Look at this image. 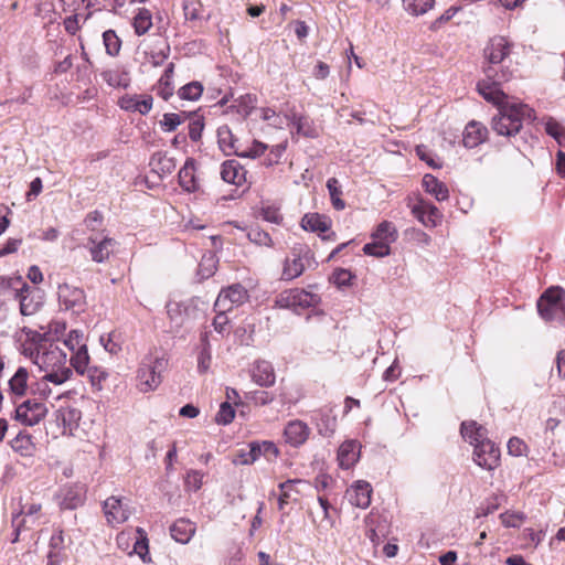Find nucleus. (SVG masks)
<instances>
[{
	"mask_svg": "<svg viewBox=\"0 0 565 565\" xmlns=\"http://www.w3.org/2000/svg\"><path fill=\"white\" fill-rule=\"evenodd\" d=\"M498 113L491 118L492 130L503 137L516 136L524 121H534L536 119L535 110L529 105L511 97L492 104Z\"/></svg>",
	"mask_w": 565,
	"mask_h": 565,
	"instance_id": "obj_1",
	"label": "nucleus"
},
{
	"mask_svg": "<svg viewBox=\"0 0 565 565\" xmlns=\"http://www.w3.org/2000/svg\"><path fill=\"white\" fill-rule=\"evenodd\" d=\"M513 72L509 67L497 68L489 65L484 68V77L477 83V92L489 104H498L500 100L511 98L504 93L503 84L510 82Z\"/></svg>",
	"mask_w": 565,
	"mask_h": 565,
	"instance_id": "obj_2",
	"label": "nucleus"
},
{
	"mask_svg": "<svg viewBox=\"0 0 565 565\" xmlns=\"http://www.w3.org/2000/svg\"><path fill=\"white\" fill-rule=\"evenodd\" d=\"M539 315L546 322L565 326V289L559 286L548 287L539 298Z\"/></svg>",
	"mask_w": 565,
	"mask_h": 565,
	"instance_id": "obj_3",
	"label": "nucleus"
},
{
	"mask_svg": "<svg viewBox=\"0 0 565 565\" xmlns=\"http://www.w3.org/2000/svg\"><path fill=\"white\" fill-rule=\"evenodd\" d=\"M167 366L162 356L147 355L142 359L136 375V387L141 393H149L159 387L162 382L161 372Z\"/></svg>",
	"mask_w": 565,
	"mask_h": 565,
	"instance_id": "obj_4",
	"label": "nucleus"
},
{
	"mask_svg": "<svg viewBox=\"0 0 565 565\" xmlns=\"http://www.w3.org/2000/svg\"><path fill=\"white\" fill-rule=\"evenodd\" d=\"M320 301L318 295L301 288H289L279 292L275 298V307L300 311L317 306Z\"/></svg>",
	"mask_w": 565,
	"mask_h": 565,
	"instance_id": "obj_5",
	"label": "nucleus"
},
{
	"mask_svg": "<svg viewBox=\"0 0 565 565\" xmlns=\"http://www.w3.org/2000/svg\"><path fill=\"white\" fill-rule=\"evenodd\" d=\"M34 363L42 370L67 366V354L57 343L44 340L36 348Z\"/></svg>",
	"mask_w": 565,
	"mask_h": 565,
	"instance_id": "obj_6",
	"label": "nucleus"
},
{
	"mask_svg": "<svg viewBox=\"0 0 565 565\" xmlns=\"http://www.w3.org/2000/svg\"><path fill=\"white\" fill-rule=\"evenodd\" d=\"M312 258L308 248H292L282 262L280 280L291 281L300 277Z\"/></svg>",
	"mask_w": 565,
	"mask_h": 565,
	"instance_id": "obj_7",
	"label": "nucleus"
},
{
	"mask_svg": "<svg viewBox=\"0 0 565 565\" xmlns=\"http://www.w3.org/2000/svg\"><path fill=\"white\" fill-rule=\"evenodd\" d=\"M47 407L35 398H29L19 404L14 409L13 418L24 426H35L47 415Z\"/></svg>",
	"mask_w": 565,
	"mask_h": 565,
	"instance_id": "obj_8",
	"label": "nucleus"
},
{
	"mask_svg": "<svg viewBox=\"0 0 565 565\" xmlns=\"http://www.w3.org/2000/svg\"><path fill=\"white\" fill-rule=\"evenodd\" d=\"M58 303L65 310L79 313L85 310L86 295L85 291L70 284H62L57 290Z\"/></svg>",
	"mask_w": 565,
	"mask_h": 565,
	"instance_id": "obj_9",
	"label": "nucleus"
},
{
	"mask_svg": "<svg viewBox=\"0 0 565 565\" xmlns=\"http://www.w3.org/2000/svg\"><path fill=\"white\" fill-rule=\"evenodd\" d=\"M500 448L489 438L476 444V447H473V461L483 469H497L500 466Z\"/></svg>",
	"mask_w": 565,
	"mask_h": 565,
	"instance_id": "obj_10",
	"label": "nucleus"
},
{
	"mask_svg": "<svg viewBox=\"0 0 565 565\" xmlns=\"http://www.w3.org/2000/svg\"><path fill=\"white\" fill-rule=\"evenodd\" d=\"M248 299L247 289L241 284H234L223 288L214 303V310H233L242 306Z\"/></svg>",
	"mask_w": 565,
	"mask_h": 565,
	"instance_id": "obj_11",
	"label": "nucleus"
},
{
	"mask_svg": "<svg viewBox=\"0 0 565 565\" xmlns=\"http://www.w3.org/2000/svg\"><path fill=\"white\" fill-rule=\"evenodd\" d=\"M43 516L42 513V504L38 502L25 503L21 512L12 518V526L14 527V537L12 543H17L19 541L20 533L23 530H29L31 526H28L26 523H31V525L36 524L40 519Z\"/></svg>",
	"mask_w": 565,
	"mask_h": 565,
	"instance_id": "obj_12",
	"label": "nucleus"
},
{
	"mask_svg": "<svg viewBox=\"0 0 565 565\" xmlns=\"http://www.w3.org/2000/svg\"><path fill=\"white\" fill-rule=\"evenodd\" d=\"M103 512L107 524L110 526L125 523L131 514L128 503L122 498L116 495H111L104 501Z\"/></svg>",
	"mask_w": 565,
	"mask_h": 565,
	"instance_id": "obj_13",
	"label": "nucleus"
},
{
	"mask_svg": "<svg viewBox=\"0 0 565 565\" xmlns=\"http://www.w3.org/2000/svg\"><path fill=\"white\" fill-rule=\"evenodd\" d=\"M13 298L19 301V309L22 316H33L43 306L40 290L29 286L25 280Z\"/></svg>",
	"mask_w": 565,
	"mask_h": 565,
	"instance_id": "obj_14",
	"label": "nucleus"
},
{
	"mask_svg": "<svg viewBox=\"0 0 565 565\" xmlns=\"http://www.w3.org/2000/svg\"><path fill=\"white\" fill-rule=\"evenodd\" d=\"M117 245L118 242L113 237L103 236L102 238H98L90 235L87 238L86 248L88 249L90 258L94 263L103 264L110 259Z\"/></svg>",
	"mask_w": 565,
	"mask_h": 565,
	"instance_id": "obj_15",
	"label": "nucleus"
},
{
	"mask_svg": "<svg viewBox=\"0 0 565 565\" xmlns=\"http://www.w3.org/2000/svg\"><path fill=\"white\" fill-rule=\"evenodd\" d=\"M407 206L412 214L426 227H436L441 220L439 210L430 202L419 198L414 204L412 199L407 200Z\"/></svg>",
	"mask_w": 565,
	"mask_h": 565,
	"instance_id": "obj_16",
	"label": "nucleus"
},
{
	"mask_svg": "<svg viewBox=\"0 0 565 565\" xmlns=\"http://www.w3.org/2000/svg\"><path fill=\"white\" fill-rule=\"evenodd\" d=\"M488 137L489 130L484 124L470 120L462 132V145L468 149H473L486 142Z\"/></svg>",
	"mask_w": 565,
	"mask_h": 565,
	"instance_id": "obj_17",
	"label": "nucleus"
},
{
	"mask_svg": "<svg viewBox=\"0 0 565 565\" xmlns=\"http://www.w3.org/2000/svg\"><path fill=\"white\" fill-rule=\"evenodd\" d=\"M86 491L84 487L78 484L66 486L61 489L58 498H60V507L64 510H74L78 507L83 505L86 499Z\"/></svg>",
	"mask_w": 565,
	"mask_h": 565,
	"instance_id": "obj_18",
	"label": "nucleus"
},
{
	"mask_svg": "<svg viewBox=\"0 0 565 565\" xmlns=\"http://www.w3.org/2000/svg\"><path fill=\"white\" fill-rule=\"evenodd\" d=\"M306 481L301 479H289L285 482L279 483V497H278V509L284 511L286 505L290 503H298L301 499V491L299 484H305Z\"/></svg>",
	"mask_w": 565,
	"mask_h": 565,
	"instance_id": "obj_19",
	"label": "nucleus"
},
{
	"mask_svg": "<svg viewBox=\"0 0 565 565\" xmlns=\"http://www.w3.org/2000/svg\"><path fill=\"white\" fill-rule=\"evenodd\" d=\"M511 52V44L507 38H491L484 47V57L491 65L500 64Z\"/></svg>",
	"mask_w": 565,
	"mask_h": 565,
	"instance_id": "obj_20",
	"label": "nucleus"
},
{
	"mask_svg": "<svg viewBox=\"0 0 565 565\" xmlns=\"http://www.w3.org/2000/svg\"><path fill=\"white\" fill-rule=\"evenodd\" d=\"M118 105L126 111L147 115L152 109L153 98L150 95H125L119 98Z\"/></svg>",
	"mask_w": 565,
	"mask_h": 565,
	"instance_id": "obj_21",
	"label": "nucleus"
},
{
	"mask_svg": "<svg viewBox=\"0 0 565 565\" xmlns=\"http://www.w3.org/2000/svg\"><path fill=\"white\" fill-rule=\"evenodd\" d=\"M56 422L63 427V435H73V431L78 427L82 418V413L74 406H62L56 411Z\"/></svg>",
	"mask_w": 565,
	"mask_h": 565,
	"instance_id": "obj_22",
	"label": "nucleus"
},
{
	"mask_svg": "<svg viewBox=\"0 0 565 565\" xmlns=\"http://www.w3.org/2000/svg\"><path fill=\"white\" fill-rule=\"evenodd\" d=\"M246 169L234 159L226 160L221 167V177L223 181L236 186H242L246 182Z\"/></svg>",
	"mask_w": 565,
	"mask_h": 565,
	"instance_id": "obj_23",
	"label": "nucleus"
},
{
	"mask_svg": "<svg viewBox=\"0 0 565 565\" xmlns=\"http://www.w3.org/2000/svg\"><path fill=\"white\" fill-rule=\"evenodd\" d=\"M310 435L308 425L299 419L289 422L284 430V437L287 444L298 447L305 444Z\"/></svg>",
	"mask_w": 565,
	"mask_h": 565,
	"instance_id": "obj_24",
	"label": "nucleus"
},
{
	"mask_svg": "<svg viewBox=\"0 0 565 565\" xmlns=\"http://www.w3.org/2000/svg\"><path fill=\"white\" fill-rule=\"evenodd\" d=\"M195 532L196 524L185 518L175 520L170 526L171 537L180 544H188Z\"/></svg>",
	"mask_w": 565,
	"mask_h": 565,
	"instance_id": "obj_25",
	"label": "nucleus"
},
{
	"mask_svg": "<svg viewBox=\"0 0 565 565\" xmlns=\"http://www.w3.org/2000/svg\"><path fill=\"white\" fill-rule=\"evenodd\" d=\"M348 494L353 505L366 509L371 503L372 487L369 482L359 480L348 490Z\"/></svg>",
	"mask_w": 565,
	"mask_h": 565,
	"instance_id": "obj_26",
	"label": "nucleus"
},
{
	"mask_svg": "<svg viewBox=\"0 0 565 565\" xmlns=\"http://www.w3.org/2000/svg\"><path fill=\"white\" fill-rule=\"evenodd\" d=\"M285 119L287 120V125L295 128L298 135L308 138H316L318 136V132L309 117L299 115L291 110L289 114L285 115Z\"/></svg>",
	"mask_w": 565,
	"mask_h": 565,
	"instance_id": "obj_27",
	"label": "nucleus"
},
{
	"mask_svg": "<svg viewBox=\"0 0 565 565\" xmlns=\"http://www.w3.org/2000/svg\"><path fill=\"white\" fill-rule=\"evenodd\" d=\"M195 164L196 162L193 158H188L179 171V184L184 191L195 192L200 188L195 175Z\"/></svg>",
	"mask_w": 565,
	"mask_h": 565,
	"instance_id": "obj_28",
	"label": "nucleus"
},
{
	"mask_svg": "<svg viewBox=\"0 0 565 565\" xmlns=\"http://www.w3.org/2000/svg\"><path fill=\"white\" fill-rule=\"evenodd\" d=\"M252 380L259 386H273L276 381V375L271 363L267 361H256L252 370Z\"/></svg>",
	"mask_w": 565,
	"mask_h": 565,
	"instance_id": "obj_29",
	"label": "nucleus"
},
{
	"mask_svg": "<svg viewBox=\"0 0 565 565\" xmlns=\"http://www.w3.org/2000/svg\"><path fill=\"white\" fill-rule=\"evenodd\" d=\"M360 444L356 440H347L341 444L338 450L339 465L343 469H350L358 461Z\"/></svg>",
	"mask_w": 565,
	"mask_h": 565,
	"instance_id": "obj_30",
	"label": "nucleus"
},
{
	"mask_svg": "<svg viewBox=\"0 0 565 565\" xmlns=\"http://www.w3.org/2000/svg\"><path fill=\"white\" fill-rule=\"evenodd\" d=\"M301 227L305 231L318 233L319 235L327 233L331 227V220L319 213H307L301 218Z\"/></svg>",
	"mask_w": 565,
	"mask_h": 565,
	"instance_id": "obj_31",
	"label": "nucleus"
},
{
	"mask_svg": "<svg viewBox=\"0 0 565 565\" xmlns=\"http://www.w3.org/2000/svg\"><path fill=\"white\" fill-rule=\"evenodd\" d=\"M12 450L22 457H31L36 450L33 436L25 430L20 431L13 439L10 440Z\"/></svg>",
	"mask_w": 565,
	"mask_h": 565,
	"instance_id": "obj_32",
	"label": "nucleus"
},
{
	"mask_svg": "<svg viewBox=\"0 0 565 565\" xmlns=\"http://www.w3.org/2000/svg\"><path fill=\"white\" fill-rule=\"evenodd\" d=\"M422 185L424 190L437 201H446L449 198L447 185L430 173L423 177Z\"/></svg>",
	"mask_w": 565,
	"mask_h": 565,
	"instance_id": "obj_33",
	"label": "nucleus"
},
{
	"mask_svg": "<svg viewBox=\"0 0 565 565\" xmlns=\"http://www.w3.org/2000/svg\"><path fill=\"white\" fill-rule=\"evenodd\" d=\"M30 373L26 367L20 366L9 380V391L17 397H23L28 393Z\"/></svg>",
	"mask_w": 565,
	"mask_h": 565,
	"instance_id": "obj_34",
	"label": "nucleus"
},
{
	"mask_svg": "<svg viewBox=\"0 0 565 565\" xmlns=\"http://www.w3.org/2000/svg\"><path fill=\"white\" fill-rule=\"evenodd\" d=\"M460 433L465 440L476 447V444L487 439V429L475 420L462 422Z\"/></svg>",
	"mask_w": 565,
	"mask_h": 565,
	"instance_id": "obj_35",
	"label": "nucleus"
},
{
	"mask_svg": "<svg viewBox=\"0 0 565 565\" xmlns=\"http://www.w3.org/2000/svg\"><path fill=\"white\" fill-rule=\"evenodd\" d=\"M173 74L174 65L170 63L152 88L163 100H168L174 93V86L172 84Z\"/></svg>",
	"mask_w": 565,
	"mask_h": 565,
	"instance_id": "obj_36",
	"label": "nucleus"
},
{
	"mask_svg": "<svg viewBox=\"0 0 565 565\" xmlns=\"http://www.w3.org/2000/svg\"><path fill=\"white\" fill-rule=\"evenodd\" d=\"M102 77L110 87L114 88L126 89L129 87L131 82L129 73L120 67L104 71L102 73Z\"/></svg>",
	"mask_w": 565,
	"mask_h": 565,
	"instance_id": "obj_37",
	"label": "nucleus"
},
{
	"mask_svg": "<svg viewBox=\"0 0 565 565\" xmlns=\"http://www.w3.org/2000/svg\"><path fill=\"white\" fill-rule=\"evenodd\" d=\"M371 237L380 242L386 243L388 246L396 242L398 231L393 222L382 221L373 231Z\"/></svg>",
	"mask_w": 565,
	"mask_h": 565,
	"instance_id": "obj_38",
	"label": "nucleus"
},
{
	"mask_svg": "<svg viewBox=\"0 0 565 565\" xmlns=\"http://www.w3.org/2000/svg\"><path fill=\"white\" fill-rule=\"evenodd\" d=\"M201 344L202 349L198 354V370L200 373H206L212 363L211 345L207 332L201 334Z\"/></svg>",
	"mask_w": 565,
	"mask_h": 565,
	"instance_id": "obj_39",
	"label": "nucleus"
},
{
	"mask_svg": "<svg viewBox=\"0 0 565 565\" xmlns=\"http://www.w3.org/2000/svg\"><path fill=\"white\" fill-rule=\"evenodd\" d=\"M150 166L160 174H170L175 169V161L166 153L157 152L151 157Z\"/></svg>",
	"mask_w": 565,
	"mask_h": 565,
	"instance_id": "obj_40",
	"label": "nucleus"
},
{
	"mask_svg": "<svg viewBox=\"0 0 565 565\" xmlns=\"http://www.w3.org/2000/svg\"><path fill=\"white\" fill-rule=\"evenodd\" d=\"M190 114L185 111L177 113H166L160 120V127L164 132L174 131L180 125H182L188 118Z\"/></svg>",
	"mask_w": 565,
	"mask_h": 565,
	"instance_id": "obj_41",
	"label": "nucleus"
},
{
	"mask_svg": "<svg viewBox=\"0 0 565 565\" xmlns=\"http://www.w3.org/2000/svg\"><path fill=\"white\" fill-rule=\"evenodd\" d=\"M545 132L554 138L556 142L565 148V126L553 117L544 118Z\"/></svg>",
	"mask_w": 565,
	"mask_h": 565,
	"instance_id": "obj_42",
	"label": "nucleus"
},
{
	"mask_svg": "<svg viewBox=\"0 0 565 565\" xmlns=\"http://www.w3.org/2000/svg\"><path fill=\"white\" fill-rule=\"evenodd\" d=\"M247 447L250 451V456L253 457V462H255L262 455H273L274 457H277L278 455V448L271 441H255L250 443Z\"/></svg>",
	"mask_w": 565,
	"mask_h": 565,
	"instance_id": "obj_43",
	"label": "nucleus"
},
{
	"mask_svg": "<svg viewBox=\"0 0 565 565\" xmlns=\"http://www.w3.org/2000/svg\"><path fill=\"white\" fill-rule=\"evenodd\" d=\"M70 362L78 374L85 375L86 371L89 367V355L87 347H84L81 350L73 352L70 358Z\"/></svg>",
	"mask_w": 565,
	"mask_h": 565,
	"instance_id": "obj_44",
	"label": "nucleus"
},
{
	"mask_svg": "<svg viewBox=\"0 0 565 565\" xmlns=\"http://www.w3.org/2000/svg\"><path fill=\"white\" fill-rule=\"evenodd\" d=\"M327 188L330 194V200L332 206L337 211H342L345 209V202L342 200V189L337 178H330L327 181Z\"/></svg>",
	"mask_w": 565,
	"mask_h": 565,
	"instance_id": "obj_45",
	"label": "nucleus"
},
{
	"mask_svg": "<svg viewBox=\"0 0 565 565\" xmlns=\"http://www.w3.org/2000/svg\"><path fill=\"white\" fill-rule=\"evenodd\" d=\"M203 90L204 88L202 83L194 81L180 87L178 95L181 99L194 102L202 96Z\"/></svg>",
	"mask_w": 565,
	"mask_h": 565,
	"instance_id": "obj_46",
	"label": "nucleus"
},
{
	"mask_svg": "<svg viewBox=\"0 0 565 565\" xmlns=\"http://www.w3.org/2000/svg\"><path fill=\"white\" fill-rule=\"evenodd\" d=\"M24 282L21 276L4 277L0 276V295H10L12 297L19 291L20 287Z\"/></svg>",
	"mask_w": 565,
	"mask_h": 565,
	"instance_id": "obj_47",
	"label": "nucleus"
},
{
	"mask_svg": "<svg viewBox=\"0 0 565 565\" xmlns=\"http://www.w3.org/2000/svg\"><path fill=\"white\" fill-rule=\"evenodd\" d=\"M182 9L185 20L196 21L203 18V4L200 0H182Z\"/></svg>",
	"mask_w": 565,
	"mask_h": 565,
	"instance_id": "obj_48",
	"label": "nucleus"
},
{
	"mask_svg": "<svg viewBox=\"0 0 565 565\" xmlns=\"http://www.w3.org/2000/svg\"><path fill=\"white\" fill-rule=\"evenodd\" d=\"M218 143L223 151H233L235 154L239 153L236 147L237 139L234 138L227 127H221L217 130Z\"/></svg>",
	"mask_w": 565,
	"mask_h": 565,
	"instance_id": "obj_49",
	"label": "nucleus"
},
{
	"mask_svg": "<svg viewBox=\"0 0 565 565\" xmlns=\"http://www.w3.org/2000/svg\"><path fill=\"white\" fill-rule=\"evenodd\" d=\"M217 269V259L214 254H204L199 264V275L202 279H207L214 275Z\"/></svg>",
	"mask_w": 565,
	"mask_h": 565,
	"instance_id": "obj_50",
	"label": "nucleus"
},
{
	"mask_svg": "<svg viewBox=\"0 0 565 565\" xmlns=\"http://www.w3.org/2000/svg\"><path fill=\"white\" fill-rule=\"evenodd\" d=\"M435 4V0H403L405 10L413 15L425 14Z\"/></svg>",
	"mask_w": 565,
	"mask_h": 565,
	"instance_id": "obj_51",
	"label": "nucleus"
},
{
	"mask_svg": "<svg viewBox=\"0 0 565 565\" xmlns=\"http://www.w3.org/2000/svg\"><path fill=\"white\" fill-rule=\"evenodd\" d=\"M45 372H46V374L44 375V379L49 383H53L55 385H61V384L65 383L73 375V372L68 366L45 370Z\"/></svg>",
	"mask_w": 565,
	"mask_h": 565,
	"instance_id": "obj_52",
	"label": "nucleus"
},
{
	"mask_svg": "<svg viewBox=\"0 0 565 565\" xmlns=\"http://www.w3.org/2000/svg\"><path fill=\"white\" fill-rule=\"evenodd\" d=\"M499 519L505 527H520L526 520V515L522 511H505L499 515Z\"/></svg>",
	"mask_w": 565,
	"mask_h": 565,
	"instance_id": "obj_53",
	"label": "nucleus"
},
{
	"mask_svg": "<svg viewBox=\"0 0 565 565\" xmlns=\"http://www.w3.org/2000/svg\"><path fill=\"white\" fill-rule=\"evenodd\" d=\"M188 119H190V122H189V138L193 142H198L202 138V132H203V129H204V126H205L204 118H203V116H200V115H196V114H192V115H190V117Z\"/></svg>",
	"mask_w": 565,
	"mask_h": 565,
	"instance_id": "obj_54",
	"label": "nucleus"
},
{
	"mask_svg": "<svg viewBox=\"0 0 565 565\" xmlns=\"http://www.w3.org/2000/svg\"><path fill=\"white\" fill-rule=\"evenodd\" d=\"M152 25L151 13L147 9H140L134 18V28L138 35L145 34Z\"/></svg>",
	"mask_w": 565,
	"mask_h": 565,
	"instance_id": "obj_55",
	"label": "nucleus"
},
{
	"mask_svg": "<svg viewBox=\"0 0 565 565\" xmlns=\"http://www.w3.org/2000/svg\"><path fill=\"white\" fill-rule=\"evenodd\" d=\"M363 252L365 255L384 257L391 254V246L386 243L373 239L372 243H367L363 246Z\"/></svg>",
	"mask_w": 565,
	"mask_h": 565,
	"instance_id": "obj_56",
	"label": "nucleus"
},
{
	"mask_svg": "<svg viewBox=\"0 0 565 565\" xmlns=\"http://www.w3.org/2000/svg\"><path fill=\"white\" fill-rule=\"evenodd\" d=\"M507 448H508V454L513 457H522V456L526 457L530 451L527 444L523 439H521L516 436L511 437L509 439Z\"/></svg>",
	"mask_w": 565,
	"mask_h": 565,
	"instance_id": "obj_57",
	"label": "nucleus"
},
{
	"mask_svg": "<svg viewBox=\"0 0 565 565\" xmlns=\"http://www.w3.org/2000/svg\"><path fill=\"white\" fill-rule=\"evenodd\" d=\"M215 311H216V315L212 322L214 330L222 335L228 334L230 330H231V324H230V319L226 313L230 310H215Z\"/></svg>",
	"mask_w": 565,
	"mask_h": 565,
	"instance_id": "obj_58",
	"label": "nucleus"
},
{
	"mask_svg": "<svg viewBox=\"0 0 565 565\" xmlns=\"http://www.w3.org/2000/svg\"><path fill=\"white\" fill-rule=\"evenodd\" d=\"M63 344L72 353L86 347L83 332L77 331V330L70 331V333L67 334V338L64 340Z\"/></svg>",
	"mask_w": 565,
	"mask_h": 565,
	"instance_id": "obj_59",
	"label": "nucleus"
},
{
	"mask_svg": "<svg viewBox=\"0 0 565 565\" xmlns=\"http://www.w3.org/2000/svg\"><path fill=\"white\" fill-rule=\"evenodd\" d=\"M250 242L259 246H271L273 239L270 235L259 227H252L247 234Z\"/></svg>",
	"mask_w": 565,
	"mask_h": 565,
	"instance_id": "obj_60",
	"label": "nucleus"
},
{
	"mask_svg": "<svg viewBox=\"0 0 565 565\" xmlns=\"http://www.w3.org/2000/svg\"><path fill=\"white\" fill-rule=\"evenodd\" d=\"M50 552H49V559L50 562L53 559V557H57L60 555V552L64 548V533L62 530L56 531L50 539Z\"/></svg>",
	"mask_w": 565,
	"mask_h": 565,
	"instance_id": "obj_61",
	"label": "nucleus"
},
{
	"mask_svg": "<svg viewBox=\"0 0 565 565\" xmlns=\"http://www.w3.org/2000/svg\"><path fill=\"white\" fill-rule=\"evenodd\" d=\"M235 417V411L232 405L227 402L221 404L220 409L216 414L215 420L217 424L227 425L232 423Z\"/></svg>",
	"mask_w": 565,
	"mask_h": 565,
	"instance_id": "obj_62",
	"label": "nucleus"
},
{
	"mask_svg": "<svg viewBox=\"0 0 565 565\" xmlns=\"http://www.w3.org/2000/svg\"><path fill=\"white\" fill-rule=\"evenodd\" d=\"M246 398L256 406H265L274 401V395L266 391H253L246 395Z\"/></svg>",
	"mask_w": 565,
	"mask_h": 565,
	"instance_id": "obj_63",
	"label": "nucleus"
},
{
	"mask_svg": "<svg viewBox=\"0 0 565 565\" xmlns=\"http://www.w3.org/2000/svg\"><path fill=\"white\" fill-rule=\"evenodd\" d=\"M204 473L198 470H190L185 477V487L190 490L198 491L203 484Z\"/></svg>",
	"mask_w": 565,
	"mask_h": 565,
	"instance_id": "obj_64",
	"label": "nucleus"
}]
</instances>
